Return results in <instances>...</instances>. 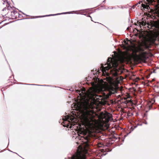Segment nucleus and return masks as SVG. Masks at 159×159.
Here are the masks:
<instances>
[{"label": "nucleus", "instance_id": "nucleus-1", "mask_svg": "<svg viewBox=\"0 0 159 159\" xmlns=\"http://www.w3.org/2000/svg\"><path fill=\"white\" fill-rule=\"evenodd\" d=\"M90 106L88 102L84 107V109L83 113V120L82 123L85 129L80 127L78 129L77 132L79 134L84 135V138L85 140L84 142L85 148H88L89 146V143L90 142V140L91 138L89 135H86L87 133L86 129L92 130L93 129L95 126V122L93 120V111L89 109Z\"/></svg>", "mask_w": 159, "mask_h": 159}, {"label": "nucleus", "instance_id": "nucleus-2", "mask_svg": "<svg viewBox=\"0 0 159 159\" xmlns=\"http://www.w3.org/2000/svg\"><path fill=\"white\" fill-rule=\"evenodd\" d=\"M118 65V62L117 60L113 59L111 58H109L107 60V64H105V66H107L104 67L103 64H101L100 69L102 70L103 73L105 72L107 73L108 72L107 71H108L109 69L111 68L112 67L114 68H116Z\"/></svg>", "mask_w": 159, "mask_h": 159}, {"label": "nucleus", "instance_id": "nucleus-3", "mask_svg": "<svg viewBox=\"0 0 159 159\" xmlns=\"http://www.w3.org/2000/svg\"><path fill=\"white\" fill-rule=\"evenodd\" d=\"M10 4L7 0H1V8H2L1 14L4 18H8V11L9 7H10Z\"/></svg>", "mask_w": 159, "mask_h": 159}, {"label": "nucleus", "instance_id": "nucleus-4", "mask_svg": "<svg viewBox=\"0 0 159 159\" xmlns=\"http://www.w3.org/2000/svg\"><path fill=\"white\" fill-rule=\"evenodd\" d=\"M8 11V18L12 19H16L22 17L21 15L17 11V10L11 6L9 7Z\"/></svg>", "mask_w": 159, "mask_h": 159}, {"label": "nucleus", "instance_id": "nucleus-5", "mask_svg": "<svg viewBox=\"0 0 159 159\" xmlns=\"http://www.w3.org/2000/svg\"><path fill=\"white\" fill-rule=\"evenodd\" d=\"M125 58L128 61L133 60L134 61L138 62L140 60V57L136 53L133 52L131 54L127 53Z\"/></svg>", "mask_w": 159, "mask_h": 159}, {"label": "nucleus", "instance_id": "nucleus-6", "mask_svg": "<svg viewBox=\"0 0 159 159\" xmlns=\"http://www.w3.org/2000/svg\"><path fill=\"white\" fill-rule=\"evenodd\" d=\"M95 94L91 92H89L87 95L88 98L89 99L93 100L95 98L94 96Z\"/></svg>", "mask_w": 159, "mask_h": 159}, {"label": "nucleus", "instance_id": "nucleus-7", "mask_svg": "<svg viewBox=\"0 0 159 159\" xmlns=\"http://www.w3.org/2000/svg\"><path fill=\"white\" fill-rule=\"evenodd\" d=\"M142 7L144 8L145 9H149L150 8L149 5H145L143 4L142 3Z\"/></svg>", "mask_w": 159, "mask_h": 159}, {"label": "nucleus", "instance_id": "nucleus-8", "mask_svg": "<svg viewBox=\"0 0 159 159\" xmlns=\"http://www.w3.org/2000/svg\"><path fill=\"white\" fill-rule=\"evenodd\" d=\"M97 145L98 147V148L102 147L104 146V145L103 144L101 143H98Z\"/></svg>", "mask_w": 159, "mask_h": 159}, {"label": "nucleus", "instance_id": "nucleus-9", "mask_svg": "<svg viewBox=\"0 0 159 159\" xmlns=\"http://www.w3.org/2000/svg\"><path fill=\"white\" fill-rule=\"evenodd\" d=\"M140 24H141L143 26H145L146 24V22H144V21H142L141 22H140Z\"/></svg>", "mask_w": 159, "mask_h": 159}, {"label": "nucleus", "instance_id": "nucleus-10", "mask_svg": "<svg viewBox=\"0 0 159 159\" xmlns=\"http://www.w3.org/2000/svg\"><path fill=\"white\" fill-rule=\"evenodd\" d=\"M156 38H157V40L159 42V31L157 32V34H156Z\"/></svg>", "mask_w": 159, "mask_h": 159}, {"label": "nucleus", "instance_id": "nucleus-11", "mask_svg": "<svg viewBox=\"0 0 159 159\" xmlns=\"http://www.w3.org/2000/svg\"><path fill=\"white\" fill-rule=\"evenodd\" d=\"M152 43H154L156 40V38H152Z\"/></svg>", "mask_w": 159, "mask_h": 159}, {"label": "nucleus", "instance_id": "nucleus-12", "mask_svg": "<svg viewBox=\"0 0 159 159\" xmlns=\"http://www.w3.org/2000/svg\"><path fill=\"white\" fill-rule=\"evenodd\" d=\"M146 48H151V45H146Z\"/></svg>", "mask_w": 159, "mask_h": 159}, {"label": "nucleus", "instance_id": "nucleus-13", "mask_svg": "<svg viewBox=\"0 0 159 159\" xmlns=\"http://www.w3.org/2000/svg\"><path fill=\"white\" fill-rule=\"evenodd\" d=\"M81 92V91L80 90H78L77 91V93H79L80 94V92Z\"/></svg>", "mask_w": 159, "mask_h": 159}, {"label": "nucleus", "instance_id": "nucleus-14", "mask_svg": "<svg viewBox=\"0 0 159 159\" xmlns=\"http://www.w3.org/2000/svg\"><path fill=\"white\" fill-rule=\"evenodd\" d=\"M149 107L150 109H151L152 108V105H150L149 106Z\"/></svg>", "mask_w": 159, "mask_h": 159}, {"label": "nucleus", "instance_id": "nucleus-15", "mask_svg": "<svg viewBox=\"0 0 159 159\" xmlns=\"http://www.w3.org/2000/svg\"><path fill=\"white\" fill-rule=\"evenodd\" d=\"M89 16L91 18V21H93V20H92V18L91 17V16Z\"/></svg>", "mask_w": 159, "mask_h": 159}, {"label": "nucleus", "instance_id": "nucleus-16", "mask_svg": "<svg viewBox=\"0 0 159 159\" xmlns=\"http://www.w3.org/2000/svg\"><path fill=\"white\" fill-rule=\"evenodd\" d=\"M124 57H123L122 58V61H123L124 60Z\"/></svg>", "mask_w": 159, "mask_h": 159}, {"label": "nucleus", "instance_id": "nucleus-17", "mask_svg": "<svg viewBox=\"0 0 159 159\" xmlns=\"http://www.w3.org/2000/svg\"><path fill=\"white\" fill-rule=\"evenodd\" d=\"M155 71H156V70H153V73H156V72Z\"/></svg>", "mask_w": 159, "mask_h": 159}, {"label": "nucleus", "instance_id": "nucleus-18", "mask_svg": "<svg viewBox=\"0 0 159 159\" xmlns=\"http://www.w3.org/2000/svg\"><path fill=\"white\" fill-rule=\"evenodd\" d=\"M157 3L158 5H159V0H157Z\"/></svg>", "mask_w": 159, "mask_h": 159}, {"label": "nucleus", "instance_id": "nucleus-19", "mask_svg": "<svg viewBox=\"0 0 159 159\" xmlns=\"http://www.w3.org/2000/svg\"><path fill=\"white\" fill-rule=\"evenodd\" d=\"M140 3H141V2H139V3H138L136 5H138L139 4H140Z\"/></svg>", "mask_w": 159, "mask_h": 159}, {"label": "nucleus", "instance_id": "nucleus-20", "mask_svg": "<svg viewBox=\"0 0 159 159\" xmlns=\"http://www.w3.org/2000/svg\"><path fill=\"white\" fill-rule=\"evenodd\" d=\"M4 20H3L2 21V22H1V24L2 23H3V21H4Z\"/></svg>", "mask_w": 159, "mask_h": 159}, {"label": "nucleus", "instance_id": "nucleus-21", "mask_svg": "<svg viewBox=\"0 0 159 159\" xmlns=\"http://www.w3.org/2000/svg\"><path fill=\"white\" fill-rule=\"evenodd\" d=\"M52 15H46V16H52Z\"/></svg>", "mask_w": 159, "mask_h": 159}]
</instances>
